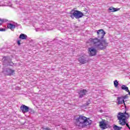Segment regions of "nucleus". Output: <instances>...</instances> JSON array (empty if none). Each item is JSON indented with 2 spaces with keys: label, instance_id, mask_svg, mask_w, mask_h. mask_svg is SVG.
Masks as SVG:
<instances>
[{
  "label": "nucleus",
  "instance_id": "1",
  "mask_svg": "<svg viewBox=\"0 0 130 130\" xmlns=\"http://www.w3.org/2000/svg\"><path fill=\"white\" fill-rule=\"evenodd\" d=\"M89 42L94 45V47L88 48V54L90 56H94L97 54V50H104L108 46V43L106 41H100L98 38H90Z\"/></svg>",
  "mask_w": 130,
  "mask_h": 130
},
{
  "label": "nucleus",
  "instance_id": "2",
  "mask_svg": "<svg viewBox=\"0 0 130 130\" xmlns=\"http://www.w3.org/2000/svg\"><path fill=\"white\" fill-rule=\"evenodd\" d=\"M76 125L78 127H85L87 125L92 124V121L91 120H88L87 117L80 115L76 119Z\"/></svg>",
  "mask_w": 130,
  "mask_h": 130
},
{
  "label": "nucleus",
  "instance_id": "3",
  "mask_svg": "<svg viewBox=\"0 0 130 130\" xmlns=\"http://www.w3.org/2000/svg\"><path fill=\"white\" fill-rule=\"evenodd\" d=\"M117 117L118 119L119 120V122L120 125H125L126 124V127L130 129L129 125H128V123L125 122V120H126V119H128V117H129V115L128 113H126V112L124 113L119 112L118 114Z\"/></svg>",
  "mask_w": 130,
  "mask_h": 130
},
{
  "label": "nucleus",
  "instance_id": "4",
  "mask_svg": "<svg viewBox=\"0 0 130 130\" xmlns=\"http://www.w3.org/2000/svg\"><path fill=\"white\" fill-rule=\"evenodd\" d=\"M70 14V17L72 19H74V18L76 19H80V18H82L83 16H84L83 13L78 10H72Z\"/></svg>",
  "mask_w": 130,
  "mask_h": 130
},
{
  "label": "nucleus",
  "instance_id": "5",
  "mask_svg": "<svg viewBox=\"0 0 130 130\" xmlns=\"http://www.w3.org/2000/svg\"><path fill=\"white\" fill-rule=\"evenodd\" d=\"M89 60L88 58V56L85 54L80 56L78 59V61H79L81 64H85V63H87V62H89Z\"/></svg>",
  "mask_w": 130,
  "mask_h": 130
},
{
  "label": "nucleus",
  "instance_id": "6",
  "mask_svg": "<svg viewBox=\"0 0 130 130\" xmlns=\"http://www.w3.org/2000/svg\"><path fill=\"white\" fill-rule=\"evenodd\" d=\"M98 39L100 41H105V40H101L100 39H103L104 38V35H105V32L103 29H100L97 31Z\"/></svg>",
  "mask_w": 130,
  "mask_h": 130
},
{
  "label": "nucleus",
  "instance_id": "7",
  "mask_svg": "<svg viewBox=\"0 0 130 130\" xmlns=\"http://www.w3.org/2000/svg\"><path fill=\"white\" fill-rule=\"evenodd\" d=\"M14 73H15V70L8 68L3 71V73L7 76H12V75H14Z\"/></svg>",
  "mask_w": 130,
  "mask_h": 130
},
{
  "label": "nucleus",
  "instance_id": "8",
  "mask_svg": "<svg viewBox=\"0 0 130 130\" xmlns=\"http://www.w3.org/2000/svg\"><path fill=\"white\" fill-rule=\"evenodd\" d=\"M29 107L25 105H22L20 107V110L22 113H27V112H29Z\"/></svg>",
  "mask_w": 130,
  "mask_h": 130
},
{
  "label": "nucleus",
  "instance_id": "9",
  "mask_svg": "<svg viewBox=\"0 0 130 130\" xmlns=\"http://www.w3.org/2000/svg\"><path fill=\"white\" fill-rule=\"evenodd\" d=\"M19 24L18 23H8L7 24V27L9 29H10V30H12V31H14V30L16 28V27H18Z\"/></svg>",
  "mask_w": 130,
  "mask_h": 130
},
{
  "label": "nucleus",
  "instance_id": "10",
  "mask_svg": "<svg viewBox=\"0 0 130 130\" xmlns=\"http://www.w3.org/2000/svg\"><path fill=\"white\" fill-rule=\"evenodd\" d=\"M100 123V127L101 129H106V128H108L107 126V123H105V121L103 120L99 122Z\"/></svg>",
  "mask_w": 130,
  "mask_h": 130
},
{
  "label": "nucleus",
  "instance_id": "11",
  "mask_svg": "<svg viewBox=\"0 0 130 130\" xmlns=\"http://www.w3.org/2000/svg\"><path fill=\"white\" fill-rule=\"evenodd\" d=\"M86 94H87V90L83 89L80 90L79 92V98H83L86 95Z\"/></svg>",
  "mask_w": 130,
  "mask_h": 130
},
{
  "label": "nucleus",
  "instance_id": "12",
  "mask_svg": "<svg viewBox=\"0 0 130 130\" xmlns=\"http://www.w3.org/2000/svg\"><path fill=\"white\" fill-rule=\"evenodd\" d=\"M117 101L118 102V105H119V104H122V103L124 104V105H125V103H124V100L123 99V98L121 97H118L117 99Z\"/></svg>",
  "mask_w": 130,
  "mask_h": 130
},
{
  "label": "nucleus",
  "instance_id": "13",
  "mask_svg": "<svg viewBox=\"0 0 130 130\" xmlns=\"http://www.w3.org/2000/svg\"><path fill=\"white\" fill-rule=\"evenodd\" d=\"M11 5V4L10 3H9L8 4L6 3V2H1L0 3V7H3V6H4V7H10Z\"/></svg>",
  "mask_w": 130,
  "mask_h": 130
},
{
  "label": "nucleus",
  "instance_id": "14",
  "mask_svg": "<svg viewBox=\"0 0 130 130\" xmlns=\"http://www.w3.org/2000/svg\"><path fill=\"white\" fill-rule=\"evenodd\" d=\"M119 10H120V9L119 8H115L112 7H110L109 8V11H110V12H117V11H119Z\"/></svg>",
  "mask_w": 130,
  "mask_h": 130
},
{
  "label": "nucleus",
  "instance_id": "15",
  "mask_svg": "<svg viewBox=\"0 0 130 130\" xmlns=\"http://www.w3.org/2000/svg\"><path fill=\"white\" fill-rule=\"evenodd\" d=\"M121 89L122 90H124L126 92H129V90H128V87L126 86V85H122L121 87Z\"/></svg>",
  "mask_w": 130,
  "mask_h": 130
},
{
  "label": "nucleus",
  "instance_id": "16",
  "mask_svg": "<svg viewBox=\"0 0 130 130\" xmlns=\"http://www.w3.org/2000/svg\"><path fill=\"white\" fill-rule=\"evenodd\" d=\"M19 38H20V39H22V40H24L25 39H27V35H26L24 34H21L19 36Z\"/></svg>",
  "mask_w": 130,
  "mask_h": 130
},
{
  "label": "nucleus",
  "instance_id": "17",
  "mask_svg": "<svg viewBox=\"0 0 130 130\" xmlns=\"http://www.w3.org/2000/svg\"><path fill=\"white\" fill-rule=\"evenodd\" d=\"M113 127L114 130H121L122 128V127L118 126L115 124H114Z\"/></svg>",
  "mask_w": 130,
  "mask_h": 130
},
{
  "label": "nucleus",
  "instance_id": "18",
  "mask_svg": "<svg viewBox=\"0 0 130 130\" xmlns=\"http://www.w3.org/2000/svg\"><path fill=\"white\" fill-rule=\"evenodd\" d=\"M114 86L115 87V88H117V87L118 86V82L117 81V80H115L114 81Z\"/></svg>",
  "mask_w": 130,
  "mask_h": 130
},
{
  "label": "nucleus",
  "instance_id": "19",
  "mask_svg": "<svg viewBox=\"0 0 130 130\" xmlns=\"http://www.w3.org/2000/svg\"><path fill=\"white\" fill-rule=\"evenodd\" d=\"M28 112H29V113H31V114H32L33 113H34L35 112H34V110H33L32 109L29 108Z\"/></svg>",
  "mask_w": 130,
  "mask_h": 130
},
{
  "label": "nucleus",
  "instance_id": "20",
  "mask_svg": "<svg viewBox=\"0 0 130 130\" xmlns=\"http://www.w3.org/2000/svg\"><path fill=\"white\" fill-rule=\"evenodd\" d=\"M128 96L127 94L125 95V96H122L121 98H123V100H124V99H127L128 98Z\"/></svg>",
  "mask_w": 130,
  "mask_h": 130
},
{
  "label": "nucleus",
  "instance_id": "21",
  "mask_svg": "<svg viewBox=\"0 0 130 130\" xmlns=\"http://www.w3.org/2000/svg\"><path fill=\"white\" fill-rule=\"evenodd\" d=\"M42 128L43 130H51L50 128L48 127H42Z\"/></svg>",
  "mask_w": 130,
  "mask_h": 130
},
{
  "label": "nucleus",
  "instance_id": "22",
  "mask_svg": "<svg viewBox=\"0 0 130 130\" xmlns=\"http://www.w3.org/2000/svg\"><path fill=\"white\" fill-rule=\"evenodd\" d=\"M8 64H9V66H14V63L13 62H10Z\"/></svg>",
  "mask_w": 130,
  "mask_h": 130
},
{
  "label": "nucleus",
  "instance_id": "23",
  "mask_svg": "<svg viewBox=\"0 0 130 130\" xmlns=\"http://www.w3.org/2000/svg\"><path fill=\"white\" fill-rule=\"evenodd\" d=\"M0 31H6V29L5 28H0Z\"/></svg>",
  "mask_w": 130,
  "mask_h": 130
},
{
  "label": "nucleus",
  "instance_id": "24",
  "mask_svg": "<svg viewBox=\"0 0 130 130\" xmlns=\"http://www.w3.org/2000/svg\"><path fill=\"white\" fill-rule=\"evenodd\" d=\"M36 31H37V32L38 31H41V28H36Z\"/></svg>",
  "mask_w": 130,
  "mask_h": 130
},
{
  "label": "nucleus",
  "instance_id": "25",
  "mask_svg": "<svg viewBox=\"0 0 130 130\" xmlns=\"http://www.w3.org/2000/svg\"><path fill=\"white\" fill-rule=\"evenodd\" d=\"M6 59H8V57H4L3 58V60H6Z\"/></svg>",
  "mask_w": 130,
  "mask_h": 130
},
{
  "label": "nucleus",
  "instance_id": "26",
  "mask_svg": "<svg viewBox=\"0 0 130 130\" xmlns=\"http://www.w3.org/2000/svg\"><path fill=\"white\" fill-rule=\"evenodd\" d=\"M3 22H4V20L0 19V24H2V23H3Z\"/></svg>",
  "mask_w": 130,
  "mask_h": 130
},
{
  "label": "nucleus",
  "instance_id": "27",
  "mask_svg": "<svg viewBox=\"0 0 130 130\" xmlns=\"http://www.w3.org/2000/svg\"><path fill=\"white\" fill-rule=\"evenodd\" d=\"M17 44H18L19 45H20V44H21L20 41H17Z\"/></svg>",
  "mask_w": 130,
  "mask_h": 130
},
{
  "label": "nucleus",
  "instance_id": "28",
  "mask_svg": "<svg viewBox=\"0 0 130 130\" xmlns=\"http://www.w3.org/2000/svg\"><path fill=\"white\" fill-rule=\"evenodd\" d=\"M127 92H128V95H130V91H127Z\"/></svg>",
  "mask_w": 130,
  "mask_h": 130
},
{
  "label": "nucleus",
  "instance_id": "29",
  "mask_svg": "<svg viewBox=\"0 0 130 130\" xmlns=\"http://www.w3.org/2000/svg\"><path fill=\"white\" fill-rule=\"evenodd\" d=\"M5 62L7 63V61H5Z\"/></svg>",
  "mask_w": 130,
  "mask_h": 130
}]
</instances>
